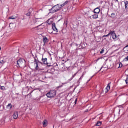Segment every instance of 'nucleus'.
Here are the masks:
<instances>
[{"label": "nucleus", "mask_w": 128, "mask_h": 128, "mask_svg": "<svg viewBox=\"0 0 128 128\" xmlns=\"http://www.w3.org/2000/svg\"><path fill=\"white\" fill-rule=\"evenodd\" d=\"M62 10V7H60V4H57L50 10V13L54 14L56 12H58V10Z\"/></svg>", "instance_id": "obj_1"}, {"label": "nucleus", "mask_w": 128, "mask_h": 128, "mask_svg": "<svg viewBox=\"0 0 128 128\" xmlns=\"http://www.w3.org/2000/svg\"><path fill=\"white\" fill-rule=\"evenodd\" d=\"M34 24H37L38 26L37 28H38L42 26V18H36L34 20Z\"/></svg>", "instance_id": "obj_2"}, {"label": "nucleus", "mask_w": 128, "mask_h": 128, "mask_svg": "<svg viewBox=\"0 0 128 128\" xmlns=\"http://www.w3.org/2000/svg\"><path fill=\"white\" fill-rule=\"evenodd\" d=\"M26 60L24 59H20L17 61V64L20 68H22L26 66Z\"/></svg>", "instance_id": "obj_3"}, {"label": "nucleus", "mask_w": 128, "mask_h": 128, "mask_svg": "<svg viewBox=\"0 0 128 128\" xmlns=\"http://www.w3.org/2000/svg\"><path fill=\"white\" fill-rule=\"evenodd\" d=\"M48 98H54L56 96V90H50V92L46 94Z\"/></svg>", "instance_id": "obj_4"}, {"label": "nucleus", "mask_w": 128, "mask_h": 128, "mask_svg": "<svg viewBox=\"0 0 128 128\" xmlns=\"http://www.w3.org/2000/svg\"><path fill=\"white\" fill-rule=\"evenodd\" d=\"M110 36H112V38H113V40H116V38H117L116 34V32H114V31L111 32Z\"/></svg>", "instance_id": "obj_5"}, {"label": "nucleus", "mask_w": 128, "mask_h": 128, "mask_svg": "<svg viewBox=\"0 0 128 128\" xmlns=\"http://www.w3.org/2000/svg\"><path fill=\"white\" fill-rule=\"evenodd\" d=\"M18 112H14L13 114V118H14V120H18Z\"/></svg>", "instance_id": "obj_6"}, {"label": "nucleus", "mask_w": 128, "mask_h": 128, "mask_svg": "<svg viewBox=\"0 0 128 128\" xmlns=\"http://www.w3.org/2000/svg\"><path fill=\"white\" fill-rule=\"evenodd\" d=\"M52 30H54V32H58V28H56V24H52Z\"/></svg>", "instance_id": "obj_7"}, {"label": "nucleus", "mask_w": 128, "mask_h": 128, "mask_svg": "<svg viewBox=\"0 0 128 128\" xmlns=\"http://www.w3.org/2000/svg\"><path fill=\"white\" fill-rule=\"evenodd\" d=\"M94 14H100V8H96L94 10Z\"/></svg>", "instance_id": "obj_8"}, {"label": "nucleus", "mask_w": 128, "mask_h": 128, "mask_svg": "<svg viewBox=\"0 0 128 128\" xmlns=\"http://www.w3.org/2000/svg\"><path fill=\"white\" fill-rule=\"evenodd\" d=\"M44 64H48V58H42V60Z\"/></svg>", "instance_id": "obj_9"}, {"label": "nucleus", "mask_w": 128, "mask_h": 128, "mask_svg": "<svg viewBox=\"0 0 128 128\" xmlns=\"http://www.w3.org/2000/svg\"><path fill=\"white\" fill-rule=\"evenodd\" d=\"M112 83H109L108 85V86L106 87V90L107 92H110V84Z\"/></svg>", "instance_id": "obj_10"}, {"label": "nucleus", "mask_w": 128, "mask_h": 128, "mask_svg": "<svg viewBox=\"0 0 128 128\" xmlns=\"http://www.w3.org/2000/svg\"><path fill=\"white\" fill-rule=\"evenodd\" d=\"M124 6L126 10H128V1H124Z\"/></svg>", "instance_id": "obj_11"}, {"label": "nucleus", "mask_w": 128, "mask_h": 128, "mask_svg": "<svg viewBox=\"0 0 128 128\" xmlns=\"http://www.w3.org/2000/svg\"><path fill=\"white\" fill-rule=\"evenodd\" d=\"M92 17L94 20H96V18H98V14H94V15L92 16Z\"/></svg>", "instance_id": "obj_12"}, {"label": "nucleus", "mask_w": 128, "mask_h": 128, "mask_svg": "<svg viewBox=\"0 0 128 128\" xmlns=\"http://www.w3.org/2000/svg\"><path fill=\"white\" fill-rule=\"evenodd\" d=\"M43 125L44 128L48 126V120H44L43 122Z\"/></svg>", "instance_id": "obj_13"}, {"label": "nucleus", "mask_w": 128, "mask_h": 128, "mask_svg": "<svg viewBox=\"0 0 128 128\" xmlns=\"http://www.w3.org/2000/svg\"><path fill=\"white\" fill-rule=\"evenodd\" d=\"M124 52H126V54H128V46H126L124 48Z\"/></svg>", "instance_id": "obj_14"}, {"label": "nucleus", "mask_w": 128, "mask_h": 128, "mask_svg": "<svg viewBox=\"0 0 128 128\" xmlns=\"http://www.w3.org/2000/svg\"><path fill=\"white\" fill-rule=\"evenodd\" d=\"M68 4V2L66 1V2H64L63 4L60 5V8H64V6H66Z\"/></svg>", "instance_id": "obj_15"}, {"label": "nucleus", "mask_w": 128, "mask_h": 128, "mask_svg": "<svg viewBox=\"0 0 128 128\" xmlns=\"http://www.w3.org/2000/svg\"><path fill=\"white\" fill-rule=\"evenodd\" d=\"M44 44H46V42H48V39L46 37L44 38Z\"/></svg>", "instance_id": "obj_16"}, {"label": "nucleus", "mask_w": 128, "mask_h": 128, "mask_svg": "<svg viewBox=\"0 0 128 128\" xmlns=\"http://www.w3.org/2000/svg\"><path fill=\"white\" fill-rule=\"evenodd\" d=\"M7 108H10V110H12V104H10L7 106Z\"/></svg>", "instance_id": "obj_17"}, {"label": "nucleus", "mask_w": 128, "mask_h": 128, "mask_svg": "<svg viewBox=\"0 0 128 128\" xmlns=\"http://www.w3.org/2000/svg\"><path fill=\"white\" fill-rule=\"evenodd\" d=\"M34 64H40V61L36 60V58H34Z\"/></svg>", "instance_id": "obj_18"}, {"label": "nucleus", "mask_w": 128, "mask_h": 128, "mask_svg": "<svg viewBox=\"0 0 128 128\" xmlns=\"http://www.w3.org/2000/svg\"><path fill=\"white\" fill-rule=\"evenodd\" d=\"M116 16V13H112L110 16L112 18H115Z\"/></svg>", "instance_id": "obj_19"}, {"label": "nucleus", "mask_w": 128, "mask_h": 128, "mask_svg": "<svg viewBox=\"0 0 128 128\" xmlns=\"http://www.w3.org/2000/svg\"><path fill=\"white\" fill-rule=\"evenodd\" d=\"M76 74H78V73H76L74 76H72V78L70 80V82H71V80H74V78H76Z\"/></svg>", "instance_id": "obj_20"}, {"label": "nucleus", "mask_w": 128, "mask_h": 128, "mask_svg": "<svg viewBox=\"0 0 128 128\" xmlns=\"http://www.w3.org/2000/svg\"><path fill=\"white\" fill-rule=\"evenodd\" d=\"M16 16H12L9 18V20H16Z\"/></svg>", "instance_id": "obj_21"}, {"label": "nucleus", "mask_w": 128, "mask_h": 128, "mask_svg": "<svg viewBox=\"0 0 128 128\" xmlns=\"http://www.w3.org/2000/svg\"><path fill=\"white\" fill-rule=\"evenodd\" d=\"M102 122H98V123L96 124V126H102Z\"/></svg>", "instance_id": "obj_22"}, {"label": "nucleus", "mask_w": 128, "mask_h": 128, "mask_svg": "<svg viewBox=\"0 0 128 128\" xmlns=\"http://www.w3.org/2000/svg\"><path fill=\"white\" fill-rule=\"evenodd\" d=\"M0 90H3V91L6 90V87L4 86H0Z\"/></svg>", "instance_id": "obj_23"}, {"label": "nucleus", "mask_w": 128, "mask_h": 128, "mask_svg": "<svg viewBox=\"0 0 128 128\" xmlns=\"http://www.w3.org/2000/svg\"><path fill=\"white\" fill-rule=\"evenodd\" d=\"M111 34V32H110L108 35L103 36V38H108V36H110Z\"/></svg>", "instance_id": "obj_24"}, {"label": "nucleus", "mask_w": 128, "mask_h": 128, "mask_svg": "<svg viewBox=\"0 0 128 128\" xmlns=\"http://www.w3.org/2000/svg\"><path fill=\"white\" fill-rule=\"evenodd\" d=\"M32 13L30 12H28L26 14V16H30Z\"/></svg>", "instance_id": "obj_25"}, {"label": "nucleus", "mask_w": 128, "mask_h": 128, "mask_svg": "<svg viewBox=\"0 0 128 128\" xmlns=\"http://www.w3.org/2000/svg\"><path fill=\"white\" fill-rule=\"evenodd\" d=\"M0 64H6V61L5 60H1V61H0Z\"/></svg>", "instance_id": "obj_26"}, {"label": "nucleus", "mask_w": 128, "mask_h": 128, "mask_svg": "<svg viewBox=\"0 0 128 128\" xmlns=\"http://www.w3.org/2000/svg\"><path fill=\"white\" fill-rule=\"evenodd\" d=\"M36 70H38V68H39L38 64H36Z\"/></svg>", "instance_id": "obj_27"}, {"label": "nucleus", "mask_w": 128, "mask_h": 128, "mask_svg": "<svg viewBox=\"0 0 128 128\" xmlns=\"http://www.w3.org/2000/svg\"><path fill=\"white\" fill-rule=\"evenodd\" d=\"M104 50L102 49L100 52V54H104Z\"/></svg>", "instance_id": "obj_28"}, {"label": "nucleus", "mask_w": 128, "mask_h": 128, "mask_svg": "<svg viewBox=\"0 0 128 128\" xmlns=\"http://www.w3.org/2000/svg\"><path fill=\"white\" fill-rule=\"evenodd\" d=\"M48 74H46V78H52V76H48Z\"/></svg>", "instance_id": "obj_29"}, {"label": "nucleus", "mask_w": 128, "mask_h": 128, "mask_svg": "<svg viewBox=\"0 0 128 128\" xmlns=\"http://www.w3.org/2000/svg\"><path fill=\"white\" fill-rule=\"evenodd\" d=\"M124 62H128V56L124 59Z\"/></svg>", "instance_id": "obj_30"}, {"label": "nucleus", "mask_w": 128, "mask_h": 128, "mask_svg": "<svg viewBox=\"0 0 128 128\" xmlns=\"http://www.w3.org/2000/svg\"><path fill=\"white\" fill-rule=\"evenodd\" d=\"M68 21H66L64 22V26H68Z\"/></svg>", "instance_id": "obj_31"}, {"label": "nucleus", "mask_w": 128, "mask_h": 128, "mask_svg": "<svg viewBox=\"0 0 128 128\" xmlns=\"http://www.w3.org/2000/svg\"><path fill=\"white\" fill-rule=\"evenodd\" d=\"M48 32H49V34H52V32L50 30H48Z\"/></svg>", "instance_id": "obj_32"}, {"label": "nucleus", "mask_w": 128, "mask_h": 128, "mask_svg": "<svg viewBox=\"0 0 128 128\" xmlns=\"http://www.w3.org/2000/svg\"><path fill=\"white\" fill-rule=\"evenodd\" d=\"M77 102H78V98H76L74 102L75 104H76Z\"/></svg>", "instance_id": "obj_33"}, {"label": "nucleus", "mask_w": 128, "mask_h": 128, "mask_svg": "<svg viewBox=\"0 0 128 128\" xmlns=\"http://www.w3.org/2000/svg\"><path fill=\"white\" fill-rule=\"evenodd\" d=\"M83 78H84V76H82L81 78H80V80H82Z\"/></svg>", "instance_id": "obj_34"}, {"label": "nucleus", "mask_w": 128, "mask_h": 128, "mask_svg": "<svg viewBox=\"0 0 128 128\" xmlns=\"http://www.w3.org/2000/svg\"><path fill=\"white\" fill-rule=\"evenodd\" d=\"M115 2H118V4H119L118 0H116Z\"/></svg>", "instance_id": "obj_35"}, {"label": "nucleus", "mask_w": 128, "mask_h": 128, "mask_svg": "<svg viewBox=\"0 0 128 128\" xmlns=\"http://www.w3.org/2000/svg\"><path fill=\"white\" fill-rule=\"evenodd\" d=\"M39 64H44V62H39Z\"/></svg>", "instance_id": "obj_36"}, {"label": "nucleus", "mask_w": 128, "mask_h": 128, "mask_svg": "<svg viewBox=\"0 0 128 128\" xmlns=\"http://www.w3.org/2000/svg\"><path fill=\"white\" fill-rule=\"evenodd\" d=\"M120 66H121V68H122V64H120V66L119 67L120 68Z\"/></svg>", "instance_id": "obj_37"}, {"label": "nucleus", "mask_w": 128, "mask_h": 128, "mask_svg": "<svg viewBox=\"0 0 128 128\" xmlns=\"http://www.w3.org/2000/svg\"><path fill=\"white\" fill-rule=\"evenodd\" d=\"M2 50V47H0V51Z\"/></svg>", "instance_id": "obj_38"}, {"label": "nucleus", "mask_w": 128, "mask_h": 128, "mask_svg": "<svg viewBox=\"0 0 128 128\" xmlns=\"http://www.w3.org/2000/svg\"><path fill=\"white\" fill-rule=\"evenodd\" d=\"M48 66L50 67V66H50V65H48Z\"/></svg>", "instance_id": "obj_39"}, {"label": "nucleus", "mask_w": 128, "mask_h": 128, "mask_svg": "<svg viewBox=\"0 0 128 128\" xmlns=\"http://www.w3.org/2000/svg\"><path fill=\"white\" fill-rule=\"evenodd\" d=\"M101 116V114H99L98 116Z\"/></svg>", "instance_id": "obj_40"}, {"label": "nucleus", "mask_w": 128, "mask_h": 128, "mask_svg": "<svg viewBox=\"0 0 128 128\" xmlns=\"http://www.w3.org/2000/svg\"><path fill=\"white\" fill-rule=\"evenodd\" d=\"M32 92H34V91H32L30 94H32Z\"/></svg>", "instance_id": "obj_41"}, {"label": "nucleus", "mask_w": 128, "mask_h": 128, "mask_svg": "<svg viewBox=\"0 0 128 128\" xmlns=\"http://www.w3.org/2000/svg\"><path fill=\"white\" fill-rule=\"evenodd\" d=\"M102 68L100 69V70H102Z\"/></svg>", "instance_id": "obj_42"}, {"label": "nucleus", "mask_w": 128, "mask_h": 128, "mask_svg": "<svg viewBox=\"0 0 128 128\" xmlns=\"http://www.w3.org/2000/svg\"><path fill=\"white\" fill-rule=\"evenodd\" d=\"M102 118H100V120H102Z\"/></svg>", "instance_id": "obj_43"}, {"label": "nucleus", "mask_w": 128, "mask_h": 128, "mask_svg": "<svg viewBox=\"0 0 128 128\" xmlns=\"http://www.w3.org/2000/svg\"><path fill=\"white\" fill-rule=\"evenodd\" d=\"M62 32H64V30H62Z\"/></svg>", "instance_id": "obj_44"}, {"label": "nucleus", "mask_w": 128, "mask_h": 128, "mask_svg": "<svg viewBox=\"0 0 128 128\" xmlns=\"http://www.w3.org/2000/svg\"><path fill=\"white\" fill-rule=\"evenodd\" d=\"M90 80H89V81H88V82H90Z\"/></svg>", "instance_id": "obj_45"}]
</instances>
